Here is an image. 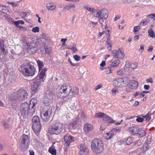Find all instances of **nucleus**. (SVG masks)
I'll return each instance as SVG.
<instances>
[{"mask_svg": "<svg viewBox=\"0 0 155 155\" xmlns=\"http://www.w3.org/2000/svg\"><path fill=\"white\" fill-rule=\"evenodd\" d=\"M144 88L145 90H148L150 87V86L149 85H145L144 86Z\"/></svg>", "mask_w": 155, "mask_h": 155, "instance_id": "63", "label": "nucleus"}, {"mask_svg": "<svg viewBox=\"0 0 155 155\" xmlns=\"http://www.w3.org/2000/svg\"><path fill=\"white\" fill-rule=\"evenodd\" d=\"M37 49L36 47H34V48H33L32 49H31L30 50L31 51V52L32 53L34 54L35 52L36 51H37Z\"/></svg>", "mask_w": 155, "mask_h": 155, "instance_id": "53", "label": "nucleus"}, {"mask_svg": "<svg viewBox=\"0 0 155 155\" xmlns=\"http://www.w3.org/2000/svg\"><path fill=\"white\" fill-rule=\"evenodd\" d=\"M36 61L38 65V67L40 71L41 69L42 66L43 65V64L42 62L41 61L39 60H38Z\"/></svg>", "mask_w": 155, "mask_h": 155, "instance_id": "30", "label": "nucleus"}, {"mask_svg": "<svg viewBox=\"0 0 155 155\" xmlns=\"http://www.w3.org/2000/svg\"><path fill=\"white\" fill-rule=\"evenodd\" d=\"M113 95H115L116 93L118 92V90L115 88H113L111 90Z\"/></svg>", "mask_w": 155, "mask_h": 155, "instance_id": "54", "label": "nucleus"}, {"mask_svg": "<svg viewBox=\"0 0 155 155\" xmlns=\"http://www.w3.org/2000/svg\"><path fill=\"white\" fill-rule=\"evenodd\" d=\"M93 126L89 124H86L84 125V131L86 132H88L91 131L93 129Z\"/></svg>", "mask_w": 155, "mask_h": 155, "instance_id": "18", "label": "nucleus"}, {"mask_svg": "<svg viewBox=\"0 0 155 155\" xmlns=\"http://www.w3.org/2000/svg\"><path fill=\"white\" fill-rule=\"evenodd\" d=\"M139 39V35H135L134 38V40L135 41H137Z\"/></svg>", "mask_w": 155, "mask_h": 155, "instance_id": "59", "label": "nucleus"}, {"mask_svg": "<svg viewBox=\"0 0 155 155\" xmlns=\"http://www.w3.org/2000/svg\"><path fill=\"white\" fill-rule=\"evenodd\" d=\"M152 28H150L148 30V32L149 35L152 38L155 37V34L153 31L152 29Z\"/></svg>", "mask_w": 155, "mask_h": 155, "instance_id": "26", "label": "nucleus"}, {"mask_svg": "<svg viewBox=\"0 0 155 155\" xmlns=\"http://www.w3.org/2000/svg\"><path fill=\"white\" fill-rule=\"evenodd\" d=\"M105 114L104 113L100 112L97 113H96L95 114V116L97 118L103 117V118Z\"/></svg>", "mask_w": 155, "mask_h": 155, "instance_id": "29", "label": "nucleus"}, {"mask_svg": "<svg viewBox=\"0 0 155 155\" xmlns=\"http://www.w3.org/2000/svg\"><path fill=\"white\" fill-rule=\"evenodd\" d=\"M97 22H94L92 21H91L89 24L91 27H94L97 24Z\"/></svg>", "mask_w": 155, "mask_h": 155, "instance_id": "45", "label": "nucleus"}, {"mask_svg": "<svg viewBox=\"0 0 155 155\" xmlns=\"http://www.w3.org/2000/svg\"><path fill=\"white\" fill-rule=\"evenodd\" d=\"M37 102L36 98H32L29 104L26 102L22 103L20 107V115L25 118H26L28 115L32 116L35 113Z\"/></svg>", "mask_w": 155, "mask_h": 155, "instance_id": "1", "label": "nucleus"}, {"mask_svg": "<svg viewBox=\"0 0 155 155\" xmlns=\"http://www.w3.org/2000/svg\"><path fill=\"white\" fill-rule=\"evenodd\" d=\"M63 140L67 147L69 146L70 143H72L69 136L67 134L65 135Z\"/></svg>", "mask_w": 155, "mask_h": 155, "instance_id": "19", "label": "nucleus"}, {"mask_svg": "<svg viewBox=\"0 0 155 155\" xmlns=\"http://www.w3.org/2000/svg\"><path fill=\"white\" fill-rule=\"evenodd\" d=\"M140 116H142V117L144 118H146V120H149L151 119V116H149L147 114L144 116H143V115H141Z\"/></svg>", "mask_w": 155, "mask_h": 155, "instance_id": "48", "label": "nucleus"}, {"mask_svg": "<svg viewBox=\"0 0 155 155\" xmlns=\"http://www.w3.org/2000/svg\"><path fill=\"white\" fill-rule=\"evenodd\" d=\"M103 118L104 121L109 123H114L115 122V121L112 119L111 117L107 116L106 114H105Z\"/></svg>", "mask_w": 155, "mask_h": 155, "instance_id": "20", "label": "nucleus"}, {"mask_svg": "<svg viewBox=\"0 0 155 155\" xmlns=\"http://www.w3.org/2000/svg\"><path fill=\"white\" fill-rule=\"evenodd\" d=\"M20 143L19 147L22 151H25L28 148L30 143V139L28 136L23 134L19 140Z\"/></svg>", "mask_w": 155, "mask_h": 155, "instance_id": "6", "label": "nucleus"}, {"mask_svg": "<svg viewBox=\"0 0 155 155\" xmlns=\"http://www.w3.org/2000/svg\"><path fill=\"white\" fill-rule=\"evenodd\" d=\"M147 147H145L143 145V147L141 148V150L144 152L146 151L149 149V148Z\"/></svg>", "mask_w": 155, "mask_h": 155, "instance_id": "49", "label": "nucleus"}, {"mask_svg": "<svg viewBox=\"0 0 155 155\" xmlns=\"http://www.w3.org/2000/svg\"><path fill=\"white\" fill-rule=\"evenodd\" d=\"M97 9H95L94 8L93 9H92V10L91 13L93 14H94V13H95L96 12L97 13V12H99L98 11H97Z\"/></svg>", "mask_w": 155, "mask_h": 155, "instance_id": "62", "label": "nucleus"}, {"mask_svg": "<svg viewBox=\"0 0 155 155\" xmlns=\"http://www.w3.org/2000/svg\"><path fill=\"white\" fill-rule=\"evenodd\" d=\"M117 74L119 75H121L124 74V72L122 70H119L117 71Z\"/></svg>", "mask_w": 155, "mask_h": 155, "instance_id": "61", "label": "nucleus"}, {"mask_svg": "<svg viewBox=\"0 0 155 155\" xmlns=\"http://www.w3.org/2000/svg\"><path fill=\"white\" fill-rule=\"evenodd\" d=\"M137 118L136 119V121L139 122H142L143 121V118L139 116L137 117Z\"/></svg>", "mask_w": 155, "mask_h": 155, "instance_id": "44", "label": "nucleus"}, {"mask_svg": "<svg viewBox=\"0 0 155 155\" xmlns=\"http://www.w3.org/2000/svg\"><path fill=\"white\" fill-rule=\"evenodd\" d=\"M138 133V137H141L144 136L146 134V132L143 130H139Z\"/></svg>", "mask_w": 155, "mask_h": 155, "instance_id": "28", "label": "nucleus"}, {"mask_svg": "<svg viewBox=\"0 0 155 155\" xmlns=\"http://www.w3.org/2000/svg\"><path fill=\"white\" fill-rule=\"evenodd\" d=\"M123 50L122 48H120L118 50H114L112 52L114 57L115 58H122L124 56V54L123 53Z\"/></svg>", "mask_w": 155, "mask_h": 155, "instance_id": "12", "label": "nucleus"}, {"mask_svg": "<svg viewBox=\"0 0 155 155\" xmlns=\"http://www.w3.org/2000/svg\"><path fill=\"white\" fill-rule=\"evenodd\" d=\"M52 108L51 107H48V108H44L41 112V117L43 121H46L49 120L52 113Z\"/></svg>", "mask_w": 155, "mask_h": 155, "instance_id": "9", "label": "nucleus"}, {"mask_svg": "<svg viewBox=\"0 0 155 155\" xmlns=\"http://www.w3.org/2000/svg\"><path fill=\"white\" fill-rule=\"evenodd\" d=\"M100 17L99 19V21L100 23L101 24H102L104 23V17H102L101 16L99 17Z\"/></svg>", "mask_w": 155, "mask_h": 155, "instance_id": "50", "label": "nucleus"}, {"mask_svg": "<svg viewBox=\"0 0 155 155\" xmlns=\"http://www.w3.org/2000/svg\"><path fill=\"white\" fill-rule=\"evenodd\" d=\"M129 130L130 133L132 134L133 135H135L138 133L139 129L136 126L132 127L129 128Z\"/></svg>", "mask_w": 155, "mask_h": 155, "instance_id": "15", "label": "nucleus"}, {"mask_svg": "<svg viewBox=\"0 0 155 155\" xmlns=\"http://www.w3.org/2000/svg\"><path fill=\"white\" fill-rule=\"evenodd\" d=\"M35 47V45L34 43H31L28 46V50H31L34 47Z\"/></svg>", "mask_w": 155, "mask_h": 155, "instance_id": "39", "label": "nucleus"}, {"mask_svg": "<svg viewBox=\"0 0 155 155\" xmlns=\"http://www.w3.org/2000/svg\"><path fill=\"white\" fill-rule=\"evenodd\" d=\"M47 71V69L46 68L43 69L40 73L39 76V78L43 79V77L45 75V72Z\"/></svg>", "mask_w": 155, "mask_h": 155, "instance_id": "24", "label": "nucleus"}, {"mask_svg": "<svg viewBox=\"0 0 155 155\" xmlns=\"http://www.w3.org/2000/svg\"><path fill=\"white\" fill-rule=\"evenodd\" d=\"M3 125H4V127L5 128H6L8 127V125L6 122H4L3 123Z\"/></svg>", "mask_w": 155, "mask_h": 155, "instance_id": "57", "label": "nucleus"}, {"mask_svg": "<svg viewBox=\"0 0 155 155\" xmlns=\"http://www.w3.org/2000/svg\"><path fill=\"white\" fill-rule=\"evenodd\" d=\"M130 65H131V64L129 63V62L126 63L125 66V69L126 70L127 69V68H130Z\"/></svg>", "mask_w": 155, "mask_h": 155, "instance_id": "52", "label": "nucleus"}, {"mask_svg": "<svg viewBox=\"0 0 155 155\" xmlns=\"http://www.w3.org/2000/svg\"><path fill=\"white\" fill-rule=\"evenodd\" d=\"M112 67H110V65H109V66H108L107 68L106 69V70L105 71V73L107 74H109L111 72V70L112 69Z\"/></svg>", "mask_w": 155, "mask_h": 155, "instance_id": "34", "label": "nucleus"}, {"mask_svg": "<svg viewBox=\"0 0 155 155\" xmlns=\"http://www.w3.org/2000/svg\"><path fill=\"white\" fill-rule=\"evenodd\" d=\"M48 151L52 155H56V151L55 149L49 148Z\"/></svg>", "mask_w": 155, "mask_h": 155, "instance_id": "32", "label": "nucleus"}, {"mask_svg": "<svg viewBox=\"0 0 155 155\" xmlns=\"http://www.w3.org/2000/svg\"><path fill=\"white\" fill-rule=\"evenodd\" d=\"M41 41L42 42V43L44 44H45L46 42V39L45 38H41Z\"/></svg>", "mask_w": 155, "mask_h": 155, "instance_id": "55", "label": "nucleus"}, {"mask_svg": "<svg viewBox=\"0 0 155 155\" xmlns=\"http://www.w3.org/2000/svg\"><path fill=\"white\" fill-rule=\"evenodd\" d=\"M28 94L27 91L24 89L18 90L16 93H14L12 94V97L10 98L11 101L15 103L16 101H23L27 99Z\"/></svg>", "mask_w": 155, "mask_h": 155, "instance_id": "3", "label": "nucleus"}, {"mask_svg": "<svg viewBox=\"0 0 155 155\" xmlns=\"http://www.w3.org/2000/svg\"><path fill=\"white\" fill-rule=\"evenodd\" d=\"M74 91H72L71 93L73 95H77L78 92V89L77 87H75L74 88Z\"/></svg>", "mask_w": 155, "mask_h": 155, "instance_id": "36", "label": "nucleus"}, {"mask_svg": "<svg viewBox=\"0 0 155 155\" xmlns=\"http://www.w3.org/2000/svg\"><path fill=\"white\" fill-rule=\"evenodd\" d=\"M71 89V87L70 84H64L57 92V96L61 98L66 97L70 93Z\"/></svg>", "mask_w": 155, "mask_h": 155, "instance_id": "5", "label": "nucleus"}, {"mask_svg": "<svg viewBox=\"0 0 155 155\" xmlns=\"http://www.w3.org/2000/svg\"><path fill=\"white\" fill-rule=\"evenodd\" d=\"M19 15L21 16L22 19H24L27 15L25 12H22L19 13Z\"/></svg>", "mask_w": 155, "mask_h": 155, "instance_id": "40", "label": "nucleus"}, {"mask_svg": "<svg viewBox=\"0 0 155 155\" xmlns=\"http://www.w3.org/2000/svg\"><path fill=\"white\" fill-rule=\"evenodd\" d=\"M108 11L105 8H104L99 12H97L96 15H94V16L98 18L99 17L101 16L102 17H104V19H106L108 16Z\"/></svg>", "mask_w": 155, "mask_h": 155, "instance_id": "13", "label": "nucleus"}, {"mask_svg": "<svg viewBox=\"0 0 155 155\" xmlns=\"http://www.w3.org/2000/svg\"><path fill=\"white\" fill-rule=\"evenodd\" d=\"M144 50V45H141L140 46V52H142Z\"/></svg>", "mask_w": 155, "mask_h": 155, "instance_id": "58", "label": "nucleus"}, {"mask_svg": "<svg viewBox=\"0 0 155 155\" xmlns=\"http://www.w3.org/2000/svg\"><path fill=\"white\" fill-rule=\"evenodd\" d=\"M0 11L4 13H5L7 12H8L7 7L6 6L0 4Z\"/></svg>", "mask_w": 155, "mask_h": 155, "instance_id": "25", "label": "nucleus"}, {"mask_svg": "<svg viewBox=\"0 0 155 155\" xmlns=\"http://www.w3.org/2000/svg\"><path fill=\"white\" fill-rule=\"evenodd\" d=\"M138 65L137 63V62H134L131 64L130 65V68L132 70L136 68Z\"/></svg>", "mask_w": 155, "mask_h": 155, "instance_id": "33", "label": "nucleus"}, {"mask_svg": "<svg viewBox=\"0 0 155 155\" xmlns=\"http://www.w3.org/2000/svg\"><path fill=\"white\" fill-rule=\"evenodd\" d=\"M43 103L45 106L44 108H48V107H50L49 105L51 103V100L47 97H45L43 100Z\"/></svg>", "mask_w": 155, "mask_h": 155, "instance_id": "21", "label": "nucleus"}, {"mask_svg": "<svg viewBox=\"0 0 155 155\" xmlns=\"http://www.w3.org/2000/svg\"><path fill=\"white\" fill-rule=\"evenodd\" d=\"M68 48L72 49L74 52H75L76 51H78V49L76 48V45L75 44H73L72 47H71V46H69L68 47Z\"/></svg>", "mask_w": 155, "mask_h": 155, "instance_id": "31", "label": "nucleus"}, {"mask_svg": "<svg viewBox=\"0 0 155 155\" xmlns=\"http://www.w3.org/2000/svg\"><path fill=\"white\" fill-rule=\"evenodd\" d=\"M46 6L48 10H54L56 8V5H54L53 3L51 2H49L46 4Z\"/></svg>", "mask_w": 155, "mask_h": 155, "instance_id": "22", "label": "nucleus"}, {"mask_svg": "<svg viewBox=\"0 0 155 155\" xmlns=\"http://www.w3.org/2000/svg\"><path fill=\"white\" fill-rule=\"evenodd\" d=\"M129 81V78L125 77L123 78H117L114 81L113 83L115 86L120 87L128 84V82Z\"/></svg>", "mask_w": 155, "mask_h": 155, "instance_id": "10", "label": "nucleus"}, {"mask_svg": "<svg viewBox=\"0 0 155 155\" xmlns=\"http://www.w3.org/2000/svg\"><path fill=\"white\" fill-rule=\"evenodd\" d=\"M120 61L119 59L114 61L113 62H111L110 64V67H112V68L114 67H116L118 66L120 63Z\"/></svg>", "mask_w": 155, "mask_h": 155, "instance_id": "23", "label": "nucleus"}, {"mask_svg": "<svg viewBox=\"0 0 155 155\" xmlns=\"http://www.w3.org/2000/svg\"><path fill=\"white\" fill-rule=\"evenodd\" d=\"M112 133V134H110L109 133H106L107 136L106 137V138L107 139H109L112 137L113 136L114 134L113 135Z\"/></svg>", "mask_w": 155, "mask_h": 155, "instance_id": "43", "label": "nucleus"}, {"mask_svg": "<svg viewBox=\"0 0 155 155\" xmlns=\"http://www.w3.org/2000/svg\"><path fill=\"white\" fill-rule=\"evenodd\" d=\"M63 127L62 125L61 124H54L51 126V130H49V133L51 134L58 135L62 131Z\"/></svg>", "mask_w": 155, "mask_h": 155, "instance_id": "8", "label": "nucleus"}, {"mask_svg": "<svg viewBox=\"0 0 155 155\" xmlns=\"http://www.w3.org/2000/svg\"><path fill=\"white\" fill-rule=\"evenodd\" d=\"M19 70L27 77L33 76L36 71L34 66L29 62H25L22 64L20 66Z\"/></svg>", "mask_w": 155, "mask_h": 155, "instance_id": "2", "label": "nucleus"}, {"mask_svg": "<svg viewBox=\"0 0 155 155\" xmlns=\"http://www.w3.org/2000/svg\"><path fill=\"white\" fill-rule=\"evenodd\" d=\"M63 10L64 11L70 10L71 12H73L75 10V6L74 4H70L64 6Z\"/></svg>", "mask_w": 155, "mask_h": 155, "instance_id": "17", "label": "nucleus"}, {"mask_svg": "<svg viewBox=\"0 0 155 155\" xmlns=\"http://www.w3.org/2000/svg\"><path fill=\"white\" fill-rule=\"evenodd\" d=\"M129 84V87L131 88L132 89H135L137 88L138 86V84L137 81L135 80H132L128 82V84Z\"/></svg>", "mask_w": 155, "mask_h": 155, "instance_id": "16", "label": "nucleus"}, {"mask_svg": "<svg viewBox=\"0 0 155 155\" xmlns=\"http://www.w3.org/2000/svg\"><path fill=\"white\" fill-rule=\"evenodd\" d=\"M147 17H150L152 18H153L154 20H155V14H151L148 15Z\"/></svg>", "mask_w": 155, "mask_h": 155, "instance_id": "47", "label": "nucleus"}, {"mask_svg": "<svg viewBox=\"0 0 155 155\" xmlns=\"http://www.w3.org/2000/svg\"><path fill=\"white\" fill-rule=\"evenodd\" d=\"M150 21L149 20L147 19H145L142 20L140 22V25L143 26L145 25L148 24Z\"/></svg>", "mask_w": 155, "mask_h": 155, "instance_id": "27", "label": "nucleus"}, {"mask_svg": "<svg viewBox=\"0 0 155 155\" xmlns=\"http://www.w3.org/2000/svg\"><path fill=\"white\" fill-rule=\"evenodd\" d=\"M91 147L93 152L96 153H101L104 150V145L99 138H95L92 141Z\"/></svg>", "mask_w": 155, "mask_h": 155, "instance_id": "4", "label": "nucleus"}, {"mask_svg": "<svg viewBox=\"0 0 155 155\" xmlns=\"http://www.w3.org/2000/svg\"><path fill=\"white\" fill-rule=\"evenodd\" d=\"M134 31L135 32L138 31L140 29V26L139 25L135 26L134 28Z\"/></svg>", "mask_w": 155, "mask_h": 155, "instance_id": "38", "label": "nucleus"}, {"mask_svg": "<svg viewBox=\"0 0 155 155\" xmlns=\"http://www.w3.org/2000/svg\"><path fill=\"white\" fill-rule=\"evenodd\" d=\"M73 58L75 61H78L80 60V57L77 54L74 55L73 56Z\"/></svg>", "mask_w": 155, "mask_h": 155, "instance_id": "42", "label": "nucleus"}, {"mask_svg": "<svg viewBox=\"0 0 155 155\" xmlns=\"http://www.w3.org/2000/svg\"><path fill=\"white\" fill-rule=\"evenodd\" d=\"M32 129L35 133L39 132L41 129V125L39 117L37 116H34L32 119Z\"/></svg>", "mask_w": 155, "mask_h": 155, "instance_id": "7", "label": "nucleus"}, {"mask_svg": "<svg viewBox=\"0 0 155 155\" xmlns=\"http://www.w3.org/2000/svg\"><path fill=\"white\" fill-rule=\"evenodd\" d=\"M105 65V62L104 61H103L101 63L100 66L101 67H103Z\"/></svg>", "mask_w": 155, "mask_h": 155, "instance_id": "64", "label": "nucleus"}, {"mask_svg": "<svg viewBox=\"0 0 155 155\" xmlns=\"http://www.w3.org/2000/svg\"><path fill=\"white\" fill-rule=\"evenodd\" d=\"M120 129L119 128H114L112 129L111 131L112 132H115L116 133H118L120 131Z\"/></svg>", "mask_w": 155, "mask_h": 155, "instance_id": "41", "label": "nucleus"}, {"mask_svg": "<svg viewBox=\"0 0 155 155\" xmlns=\"http://www.w3.org/2000/svg\"><path fill=\"white\" fill-rule=\"evenodd\" d=\"M68 62H69L73 66H78V64H74L73 63L71 60L70 58H69L68 60Z\"/></svg>", "mask_w": 155, "mask_h": 155, "instance_id": "46", "label": "nucleus"}, {"mask_svg": "<svg viewBox=\"0 0 155 155\" xmlns=\"http://www.w3.org/2000/svg\"><path fill=\"white\" fill-rule=\"evenodd\" d=\"M69 138H70L71 142H72L74 141L75 138L71 136H69Z\"/></svg>", "mask_w": 155, "mask_h": 155, "instance_id": "60", "label": "nucleus"}, {"mask_svg": "<svg viewBox=\"0 0 155 155\" xmlns=\"http://www.w3.org/2000/svg\"><path fill=\"white\" fill-rule=\"evenodd\" d=\"M141 143L140 140H138L135 141V145H137V146H140L141 145Z\"/></svg>", "mask_w": 155, "mask_h": 155, "instance_id": "51", "label": "nucleus"}, {"mask_svg": "<svg viewBox=\"0 0 155 155\" xmlns=\"http://www.w3.org/2000/svg\"><path fill=\"white\" fill-rule=\"evenodd\" d=\"M146 81L147 83H148L149 82H150L151 83H153V80L151 78H149L147 79L146 80Z\"/></svg>", "mask_w": 155, "mask_h": 155, "instance_id": "56", "label": "nucleus"}, {"mask_svg": "<svg viewBox=\"0 0 155 155\" xmlns=\"http://www.w3.org/2000/svg\"><path fill=\"white\" fill-rule=\"evenodd\" d=\"M43 81V80L40 78L35 80V82L31 86V91L32 94H35L38 91Z\"/></svg>", "mask_w": 155, "mask_h": 155, "instance_id": "11", "label": "nucleus"}, {"mask_svg": "<svg viewBox=\"0 0 155 155\" xmlns=\"http://www.w3.org/2000/svg\"><path fill=\"white\" fill-rule=\"evenodd\" d=\"M5 44L4 40H1L0 41V50L1 53L5 56L8 53L7 51L5 48Z\"/></svg>", "mask_w": 155, "mask_h": 155, "instance_id": "14", "label": "nucleus"}, {"mask_svg": "<svg viewBox=\"0 0 155 155\" xmlns=\"http://www.w3.org/2000/svg\"><path fill=\"white\" fill-rule=\"evenodd\" d=\"M39 31V28L38 27H35L33 28L32 30V32L35 33L38 32Z\"/></svg>", "mask_w": 155, "mask_h": 155, "instance_id": "37", "label": "nucleus"}, {"mask_svg": "<svg viewBox=\"0 0 155 155\" xmlns=\"http://www.w3.org/2000/svg\"><path fill=\"white\" fill-rule=\"evenodd\" d=\"M132 142V140L131 137H128L126 141L127 145H130Z\"/></svg>", "mask_w": 155, "mask_h": 155, "instance_id": "35", "label": "nucleus"}]
</instances>
